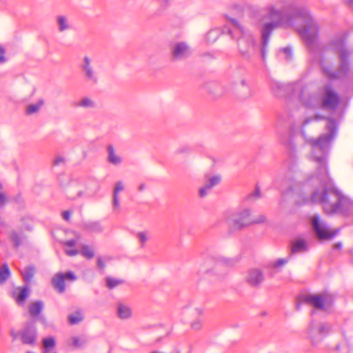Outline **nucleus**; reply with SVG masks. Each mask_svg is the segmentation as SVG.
Here are the masks:
<instances>
[{
    "instance_id": "14",
    "label": "nucleus",
    "mask_w": 353,
    "mask_h": 353,
    "mask_svg": "<svg viewBox=\"0 0 353 353\" xmlns=\"http://www.w3.org/2000/svg\"><path fill=\"white\" fill-rule=\"evenodd\" d=\"M192 54L190 47L185 42H178L173 45L172 55L174 60H181L188 58Z\"/></svg>"
},
{
    "instance_id": "30",
    "label": "nucleus",
    "mask_w": 353,
    "mask_h": 353,
    "mask_svg": "<svg viewBox=\"0 0 353 353\" xmlns=\"http://www.w3.org/2000/svg\"><path fill=\"white\" fill-rule=\"evenodd\" d=\"M58 29L60 32H63L70 28V25L67 19L63 16H59L57 17Z\"/></svg>"
},
{
    "instance_id": "48",
    "label": "nucleus",
    "mask_w": 353,
    "mask_h": 353,
    "mask_svg": "<svg viewBox=\"0 0 353 353\" xmlns=\"http://www.w3.org/2000/svg\"><path fill=\"white\" fill-rule=\"evenodd\" d=\"M76 240L74 239H70V240H68V241H66L64 244L66 245V246H68V247H74L75 245H76Z\"/></svg>"
},
{
    "instance_id": "51",
    "label": "nucleus",
    "mask_w": 353,
    "mask_h": 353,
    "mask_svg": "<svg viewBox=\"0 0 353 353\" xmlns=\"http://www.w3.org/2000/svg\"><path fill=\"white\" fill-rule=\"evenodd\" d=\"M342 248V243H336L334 245V248L335 250H340Z\"/></svg>"
},
{
    "instance_id": "42",
    "label": "nucleus",
    "mask_w": 353,
    "mask_h": 353,
    "mask_svg": "<svg viewBox=\"0 0 353 353\" xmlns=\"http://www.w3.org/2000/svg\"><path fill=\"white\" fill-rule=\"evenodd\" d=\"M283 52V53L285 54V59L287 61H290L292 59V51L291 48L290 47H285L281 50Z\"/></svg>"
},
{
    "instance_id": "19",
    "label": "nucleus",
    "mask_w": 353,
    "mask_h": 353,
    "mask_svg": "<svg viewBox=\"0 0 353 353\" xmlns=\"http://www.w3.org/2000/svg\"><path fill=\"white\" fill-rule=\"evenodd\" d=\"M108 152V161L112 165H117L122 162V159L115 153L114 147L112 145H109L107 148Z\"/></svg>"
},
{
    "instance_id": "34",
    "label": "nucleus",
    "mask_w": 353,
    "mask_h": 353,
    "mask_svg": "<svg viewBox=\"0 0 353 353\" xmlns=\"http://www.w3.org/2000/svg\"><path fill=\"white\" fill-rule=\"evenodd\" d=\"M10 272L7 264H3L0 269V283H4L10 276Z\"/></svg>"
},
{
    "instance_id": "58",
    "label": "nucleus",
    "mask_w": 353,
    "mask_h": 353,
    "mask_svg": "<svg viewBox=\"0 0 353 353\" xmlns=\"http://www.w3.org/2000/svg\"><path fill=\"white\" fill-rule=\"evenodd\" d=\"M3 188V185L1 184V183H0V189H2Z\"/></svg>"
},
{
    "instance_id": "45",
    "label": "nucleus",
    "mask_w": 353,
    "mask_h": 353,
    "mask_svg": "<svg viewBox=\"0 0 353 353\" xmlns=\"http://www.w3.org/2000/svg\"><path fill=\"white\" fill-rule=\"evenodd\" d=\"M64 161V159L63 157H57L54 159V161H53V165H61V163H63Z\"/></svg>"
},
{
    "instance_id": "52",
    "label": "nucleus",
    "mask_w": 353,
    "mask_h": 353,
    "mask_svg": "<svg viewBox=\"0 0 353 353\" xmlns=\"http://www.w3.org/2000/svg\"><path fill=\"white\" fill-rule=\"evenodd\" d=\"M138 189L139 191L143 192L145 189V185L144 183L139 185Z\"/></svg>"
},
{
    "instance_id": "38",
    "label": "nucleus",
    "mask_w": 353,
    "mask_h": 353,
    "mask_svg": "<svg viewBox=\"0 0 353 353\" xmlns=\"http://www.w3.org/2000/svg\"><path fill=\"white\" fill-rule=\"evenodd\" d=\"M203 327V321L201 319H197L191 323V327L194 330H199Z\"/></svg>"
},
{
    "instance_id": "16",
    "label": "nucleus",
    "mask_w": 353,
    "mask_h": 353,
    "mask_svg": "<svg viewBox=\"0 0 353 353\" xmlns=\"http://www.w3.org/2000/svg\"><path fill=\"white\" fill-rule=\"evenodd\" d=\"M309 250V245L307 242L302 239L294 240L292 243L291 253L292 254H301L305 253Z\"/></svg>"
},
{
    "instance_id": "55",
    "label": "nucleus",
    "mask_w": 353,
    "mask_h": 353,
    "mask_svg": "<svg viewBox=\"0 0 353 353\" xmlns=\"http://www.w3.org/2000/svg\"><path fill=\"white\" fill-rule=\"evenodd\" d=\"M346 1L350 7L353 8V0H346Z\"/></svg>"
},
{
    "instance_id": "49",
    "label": "nucleus",
    "mask_w": 353,
    "mask_h": 353,
    "mask_svg": "<svg viewBox=\"0 0 353 353\" xmlns=\"http://www.w3.org/2000/svg\"><path fill=\"white\" fill-rule=\"evenodd\" d=\"M97 265L100 269H103L105 266L103 259L100 257L97 259Z\"/></svg>"
},
{
    "instance_id": "22",
    "label": "nucleus",
    "mask_w": 353,
    "mask_h": 353,
    "mask_svg": "<svg viewBox=\"0 0 353 353\" xmlns=\"http://www.w3.org/2000/svg\"><path fill=\"white\" fill-rule=\"evenodd\" d=\"M290 260V256L285 259H278L275 261H270L267 268L269 269H274L279 270L280 268L285 265Z\"/></svg>"
},
{
    "instance_id": "17",
    "label": "nucleus",
    "mask_w": 353,
    "mask_h": 353,
    "mask_svg": "<svg viewBox=\"0 0 353 353\" xmlns=\"http://www.w3.org/2000/svg\"><path fill=\"white\" fill-rule=\"evenodd\" d=\"M117 313L119 319L125 320L130 319L132 316V312L131 308L128 305L119 303L117 305Z\"/></svg>"
},
{
    "instance_id": "54",
    "label": "nucleus",
    "mask_w": 353,
    "mask_h": 353,
    "mask_svg": "<svg viewBox=\"0 0 353 353\" xmlns=\"http://www.w3.org/2000/svg\"><path fill=\"white\" fill-rule=\"evenodd\" d=\"M0 225L3 228H6V223L2 220L1 218H0Z\"/></svg>"
},
{
    "instance_id": "7",
    "label": "nucleus",
    "mask_w": 353,
    "mask_h": 353,
    "mask_svg": "<svg viewBox=\"0 0 353 353\" xmlns=\"http://www.w3.org/2000/svg\"><path fill=\"white\" fill-rule=\"evenodd\" d=\"M225 219L230 227L235 230H241L252 223H263L265 221V217L263 214L256 218L252 217L250 210L245 208L234 213L228 214Z\"/></svg>"
},
{
    "instance_id": "29",
    "label": "nucleus",
    "mask_w": 353,
    "mask_h": 353,
    "mask_svg": "<svg viewBox=\"0 0 353 353\" xmlns=\"http://www.w3.org/2000/svg\"><path fill=\"white\" fill-rule=\"evenodd\" d=\"M68 319L71 325H76L82 321L83 315L80 311H76L74 313L70 314Z\"/></svg>"
},
{
    "instance_id": "4",
    "label": "nucleus",
    "mask_w": 353,
    "mask_h": 353,
    "mask_svg": "<svg viewBox=\"0 0 353 353\" xmlns=\"http://www.w3.org/2000/svg\"><path fill=\"white\" fill-rule=\"evenodd\" d=\"M341 100L338 94L330 85H325L317 92H311L307 86V92L304 94L302 105L314 109L321 108L325 110H336Z\"/></svg>"
},
{
    "instance_id": "57",
    "label": "nucleus",
    "mask_w": 353,
    "mask_h": 353,
    "mask_svg": "<svg viewBox=\"0 0 353 353\" xmlns=\"http://www.w3.org/2000/svg\"><path fill=\"white\" fill-rule=\"evenodd\" d=\"M301 133H302L303 136L305 137V132L303 129H302Z\"/></svg>"
},
{
    "instance_id": "23",
    "label": "nucleus",
    "mask_w": 353,
    "mask_h": 353,
    "mask_svg": "<svg viewBox=\"0 0 353 353\" xmlns=\"http://www.w3.org/2000/svg\"><path fill=\"white\" fill-rule=\"evenodd\" d=\"M23 279L26 285H28L34 274V268L32 266L26 267L23 271L21 272Z\"/></svg>"
},
{
    "instance_id": "47",
    "label": "nucleus",
    "mask_w": 353,
    "mask_h": 353,
    "mask_svg": "<svg viewBox=\"0 0 353 353\" xmlns=\"http://www.w3.org/2000/svg\"><path fill=\"white\" fill-rule=\"evenodd\" d=\"M65 252L69 256H75L79 253V252L76 249L66 250Z\"/></svg>"
},
{
    "instance_id": "6",
    "label": "nucleus",
    "mask_w": 353,
    "mask_h": 353,
    "mask_svg": "<svg viewBox=\"0 0 353 353\" xmlns=\"http://www.w3.org/2000/svg\"><path fill=\"white\" fill-rule=\"evenodd\" d=\"M334 303V297L328 293L320 294H302L296 303V310L301 309L303 303L313 306L314 310L311 311L312 318L316 314V310H327Z\"/></svg>"
},
{
    "instance_id": "11",
    "label": "nucleus",
    "mask_w": 353,
    "mask_h": 353,
    "mask_svg": "<svg viewBox=\"0 0 353 353\" xmlns=\"http://www.w3.org/2000/svg\"><path fill=\"white\" fill-rule=\"evenodd\" d=\"M80 69L83 78L87 82L93 85L99 82V77L98 72L94 67L92 59L90 57H83L80 64Z\"/></svg>"
},
{
    "instance_id": "5",
    "label": "nucleus",
    "mask_w": 353,
    "mask_h": 353,
    "mask_svg": "<svg viewBox=\"0 0 353 353\" xmlns=\"http://www.w3.org/2000/svg\"><path fill=\"white\" fill-rule=\"evenodd\" d=\"M272 89L277 97L297 98L302 103L304 94L307 92V85L302 80L289 83L274 82L272 84Z\"/></svg>"
},
{
    "instance_id": "43",
    "label": "nucleus",
    "mask_w": 353,
    "mask_h": 353,
    "mask_svg": "<svg viewBox=\"0 0 353 353\" xmlns=\"http://www.w3.org/2000/svg\"><path fill=\"white\" fill-rule=\"evenodd\" d=\"M241 83V85L242 87H243L246 90H247V93L245 94L244 97H250L252 93V91L250 90V89L249 88V87L248 86V83L246 81L245 79H242L240 82Z\"/></svg>"
},
{
    "instance_id": "46",
    "label": "nucleus",
    "mask_w": 353,
    "mask_h": 353,
    "mask_svg": "<svg viewBox=\"0 0 353 353\" xmlns=\"http://www.w3.org/2000/svg\"><path fill=\"white\" fill-rule=\"evenodd\" d=\"M71 212L69 210H65L62 212V217L64 220L68 221L70 220Z\"/></svg>"
},
{
    "instance_id": "39",
    "label": "nucleus",
    "mask_w": 353,
    "mask_h": 353,
    "mask_svg": "<svg viewBox=\"0 0 353 353\" xmlns=\"http://www.w3.org/2000/svg\"><path fill=\"white\" fill-rule=\"evenodd\" d=\"M211 191V189L208 187L205 184L201 187L199 190V195L201 198H203L206 196Z\"/></svg>"
},
{
    "instance_id": "59",
    "label": "nucleus",
    "mask_w": 353,
    "mask_h": 353,
    "mask_svg": "<svg viewBox=\"0 0 353 353\" xmlns=\"http://www.w3.org/2000/svg\"><path fill=\"white\" fill-rule=\"evenodd\" d=\"M26 353H33V352H27Z\"/></svg>"
},
{
    "instance_id": "12",
    "label": "nucleus",
    "mask_w": 353,
    "mask_h": 353,
    "mask_svg": "<svg viewBox=\"0 0 353 353\" xmlns=\"http://www.w3.org/2000/svg\"><path fill=\"white\" fill-rule=\"evenodd\" d=\"M65 280L74 281L77 280V276L72 271H68L65 273L58 272L52 277V285L57 292L61 294L65 291Z\"/></svg>"
},
{
    "instance_id": "50",
    "label": "nucleus",
    "mask_w": 353,
    "mask_h": 353,
    "mask_svg": "<svg viewBox=\"0 0 353 353\" xmlns=\"http://www.w3.org/2000/svg\"><path fill=\"white\" fill-rule=\"evenodd\" d=\"M14 201L19 204V205H21L23 203V199L21 196V195H17L15 198H14Z\"/></svg>"
},
{
    "instance_id": "9",
    "label": "nucleus",
    "mask_w": 353,
    "mask_h": 353,
    "mask_svg": "<svg viewBox=\"0 0 353 353\" xmlns=\"http://www.w3.org/2000/svg\"><path fill=\"white\" fill-rule=\"evenodd\" d=\"M214 259L209 258L205 253H202L199 259L197 261V265L199 266V271L203 273L209 272L211 270V263ZM214 270H218L221 265L227 267L232 266L234 264V261L231 259H227L223 256H219L214 260Z\"/></svg>"
},
{
    "instance_id": "24",
    "label": "nucleus",
    "mask_w": 353,
    "mask_h": 353,
    "mask_svg": "<svg viewBox=\"0 0 353 353\" xmlns=\"http://www.w3.org/2000/svg\"><path fill=\"white\" fill-rule=\"evenodd\" d=\"M205 184L212 190L221 182V177L219 174L205 175Z\"/></svg>"
},
{
    "instance_id": "8",
    "label": "nucleus",
    "mask_w": 353,
    "mask_h": 353,
    "mask_svg": "<svg viewBox=\"0 0 353 353\" xmlns=\"http://www.w3.org/2000/svg\"><path fill=\"white\" fill-rule=\"evenodd\" d=\"M310 224L313 232L320 240L331 239L338 233L339 230L331 231L327 223L322 220L319 214L313 215L310 219Z\"/></svg>"
},
{
    "instance_id": "31",
    "label": "nucleus",
    "mask_w": 353,
    "mask_h": 353,
    "mask_svg": "<svg viewBox=\"0 0 353 353\" xmlns=\"http://www.w3.org/2000/svg\"><path fill=\"white\" fill-rule=\"evenodd\" d=\"M84 228L90 231L94 232H101L102 230L101 226L100 223L97 221L94 222H88L84 223Z\"/></svg>"
},
{
    "instance_id": "44",
    "label": "nucleus",
    "mask_w": 353,
    "mask_h": 353,
    "mask_svg": "<svg viewBox=\"0 0 353 353\" xmlns=\"http://www.w3.org/2000/svg\"><path fill=\"white\" fill-rule=\"evenodd\" d=\"M4 54L5 49L1 46H0V63H2L6 61Z\"/></svg>"
},
{
    "instance_id": "1",
    "label": "nucleus",
    "mask_w": 353,
    "mask_h": 353,
    "mask_svg": "<svg viewBox=\"0 0 353 353\" xmlns=\"http://www.w3.org/2000/svg\"><path fill=\"white\" fill-rule=\"evenodd\" d=\"M260 52L265 61L273 30L281 26L293 27L305 43L310 60L319 65L330 79H343L350 72L352 53L345 44L346 34L341 32L325 46L319 40V27L308 10L293 0H279L263 11Z\"/></svg>"
},
{
    "instance_id": "53",
    "label": "nucleus",
    "mask_w": 353,
    "mask_h": 353,
    "mask_svg": "<svg viewBox=\"0 0 353 353\" xmlns=\"http://www.w3.org/2000/svg\"><path fill=\"white\" fill-rule=\"evenodd\" d=\"M195 312H196L197 314L199 315H201L203 314V311L201 308H196L195 309Z\"/></svg>"
},
{
    "instance_id": "21",
    "label": "nucleus",
    "mask_w": 353,
    "mask_h": 353,
    "mask_svg": "<svg viewBox=\"0 0 353 353\" xmlns=\"http://www.w3.org/2000/svg\"><path fill=\"white\" fill-rule=\"evenodd\" d=\"M10 239L14 248H18L22 245L24 236L23 233L13 230L10 234Z\"/></svg>"
},
{
    "instance_id": "40",
    "label": "nucleus",
    "mask_w": 353,
    "mask_h": 353,
    "mask_svg": "<svg viewBox=\"0 0 353 353\" xmlns=\"http://www.w3.org/2000/svg\"><path fill=\"white\" fill-rule=\"evenodd\" d=\"M324 119V117H321L319 114H316L313 117L307 118L304 120V121L303 123V127L304 128L305 126H306L307 124H309L310 123H311L313 121H318L319 119Z\"/></svg>"
},
{
    "instance_id": "36",
    "label": "nucleus",
    "mask_w": 353,
    "mask_h": 353,
    "mask_svg": "<svg viewBox=\"0 0 353 353\" xmlns=\"http://www.w3.org/2000/svg\"><path fill=\"white\" fill-rule=\"evenodd\" d=\"M72 345L75 347H83L87 343L88 340L85 337L79 338L74 336L72 339Z\"/></svg>"
},
{
    "instance_id": "18",
    "label": "nucleus",
    "mask_w": 353,
    "mask_h": 353,
    "mask_svg": "<svg viewBox=\"0 0 353 353\" xmlns=\"http://www.w3.org/2000/svg\"><path fill=\"white\" fill-rule=\"evenodd\" d=\"M124 189V185L122 181H117L115 183L112 195V205L114 210L119 208L120 205L119 193Z\"/></svg>"
},
{
    "instance_id": "15",
    "label": "nucleus",
    "mask_w": 353,
    "mask_h": 353,
    "mask_svg": "<svg viewBox=\"0 0 353 353\" xmlns=\"http://www.w3.org/2000/svg\"><path fill=\"white\" fill-rule=\"evenodd\" d=\"M263 279L262 272L258 269H253L248 272L246 281L250 285L256 287L259 285Z\"/></svg>"
},
{
    "instance_id": "20",
    "label": "nucleus",
    "mask_w": 353,
    "mask_h": 353,
    "mask_svg": "<svg viewBox=\"0 0 353 353\" xmlns=\"http://www.w3.org/2000/svg\"><path fill=\"white\" fill-rule=\"evenodd\" d=\"M29 289L28 286L21 288H17L14 292V296L18 303H22L25 301L28 295Z\"/></svg>"
},
{
    "instance_id": "27",
    "label": "nucleus",
    "mask_w": 353,
    "mask_h": 353,
    "mask_svg": "<svg viewBox=\"0 0 353 353\" xmlns=\"http://www.w3.org/2000/svg\"><path fill=\"white\" fill-rule=\"evenodd\" d=\"M44 101L43 99H39L37 103L30 104L26 107V114H32L37 112L41 108L43 105Z\"/></svg>"
},
{
    "instance_id": "25",
    "label": "nucleus",
    "mask_w": 353,
    "mask_h": 353,
    "mask_svg": "<svg viewBox=\"0 0 353 353\" xmlns=\"http://www.w3.org/2000/svg\"><path fill=\"white\" fill-rule=\"evenodd\" d=\"M43 308V303L41 301H37L32 303L29 307V312L32 316H38Z\"/></svg>"
},
{
    "instance_id": "33",
    "label": "nucleus",
    "mask_w": 353,
    "mask_h": 353,
    "mask_svg": "<svg viewBox=\"0 0 353 353\" xmlns=\"http://www.w3.org/2000/svg\"><path fill=\"white\" fill-rule=\"evenodd\" d=\"M77 105L81 108H95V103L91 99L85 97L79 101Z\"/></svg>"
},
{
    "instance_id": "26",
    "label": "nucleus",
    "mask_w": 353,
    "mask_h": 353,
    "mask_svg": "<svg viewBox=\"0 0 353 353\" xmlns=\"http://www.w3.org/2000/svg\"><path fill=\"white\" fill-rule=\"evenodd\" d=\"M135 238L140 243L141 248H144L146 242L150 239V233L148 231H141L134 234Z\"/></svg>"
},
{
    "instance_id": "2",
    "label": "nucleus",
    "mask_w": 353,
    "mask_h": 353,
    "mask_svg": "<svg viewBox=\"0 0 353 353\" xmlns=\"http://www.w3.org/2000/svg\"><path fill=\"white\" fill-rule=\"evenodd\" d=\"M327 133L318 139H310L312 147V159L318 164L317 174L309 177L305 181L296 183L284 191L283 194L292 192L302 197L303 203H319L325 214H340L349 216L353 214V201L344 196L334 185L328 174L327 156L331 143L337 134L338 123L333 118H328L326 125Z\"/></svg>"
},
{
    "instance_id": "56",
    "label": "nucleus",
    "mask_w": 353,
    "mask_h": 353,
    "mask_svg": "<svg viewBox=\"0 0 353 353\" xmlns=\"http://www.w3.org/2000/svg\"><path fill=\"white\" fill-rule=\"evenodd\" d=\"M23 228H24L25 230H30L32 228H31L30 226H29V225H24V226H23Z\"/></svg>"
},
{
    "instance_id": "13",
    "label": "nucleus",
    "mask_w": 353,
    "mask_h": 353,
    "mask_svg": "<svg viewBox=\"0 0 353 353\" xmlns=\"http://www.w3.org/2000/svg\"><path fill=\"white\" fill-rule=\"evenodd\" d=\"M21 340L23 344L33 345L37 339V331L33 322H27L19 332Z\"/></svg>"
},
{
    "instance_id": "37",
    "label": "nucleus",
    "mask_w": 353,
    "mask_h": 353,
    "mask_svg": "<svg viewBox=\"0 0 353 353\" xmlns=\"http://www.w3.org/2000/svg\"><path fill=\"white\" fill-rule=\"evenodd\" d=\"M261 197L260 189L256 187V189L250 193L246 198L248 201H255Z\"/></svg>"
},
{
    "instance_id": "28",
    "label": "nucleus",
    "mask_w": 353,
    "mask_h": 353,
    "mask_svg": "<svg viewBox=\"0 0 353 353\" xmlns=\"http://www.w3.org/2000/svg\"><path fill=\"white\" fill-rule=\"evenodd\" d=\"M43 346L44 348L43 353H48L51 348L55 346V340L53 337L44 338L42 340Z\"/></svg>"
},
{
    "instance_id": "3",
    "label": "nucleus",
    "mask_w": 353,
    "mask_h": 353,
    "mask_svg": "<svg viewBox=\"0 0 353 353\" xmlns=\"http://www.w3.org/2000/svg\"><path fill=\"white\" fill-rule=\"evenodd\" d=\"M221 33L228 34L236 41L239 51L244 59H250L256 54L259 48L257 35L241 26L237 20L230 19V25L225 26L222 30L211 29L205 35V42H215Z\"/></svg>"
},
{
    "instance_id": "32",
    "label": "nucleus",
    "mask_w": 353,
    "mask_h": 353,
    "mask_svg": "<svg viewBox=\"0 0 353 353\" xmlns=\"http://www.w3.org/2000/svg\"><path fill=\"white\" fill-rule=\"evenodd\" d=\"M79 253L87 259H92L94 255L92 248L87 245H83L81 247Z\"/></svg>"
},
{
    "instance_id": "41",
    "label": "nucleus",
    "mask_w": 353,
    "mask_h": 353,
    "mask_svg": "<svg viewBox=\"0 0 353 353\" xmlns=\"http://www.w3.org/2000/svg\"><path fill=\"white\" fill-rule=\"evenodd\" d=\"M8 201V196L4 192L0 191V208H3Z\"/></svg>"
},
{
    "instance_id": "10",
    "label": "nucleus",
    "mask_w": 353,
    "mask_h": 353,
    "mask_svg": "<svg viewBox=\"0 0 353 353\" xmlns=\"http://www.w3.org/2000/svg\"><path fill=\"white\" fill-rule=\"evenodd\" d=\"M331 326L325 323L316 324L312 319L308 326V336L312 345L316 346L329 334Z\"/></svg>"
},
{
    "instance_id": "35",
    "label": "nucleus",
    "mask_w": 353,
    "mask_h": 353,
    "mask_svg": "<svg viewBox=\"0 0 353 353\" xmlns=\"http://www.w3.org/2000/svg\"><path fill=\"white\" fill-rule=\"evenodd\" d=\"M105 283L108 288L113 289L118 286L119 284L122 283V281L112 277H107L105 279Z\"/></svg>"
}]
</instances>
